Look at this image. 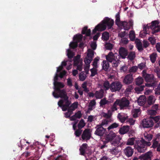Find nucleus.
Masks as SVG:
<instances>
[{
  "label": "nucleus",
  "mask_w": 160,
  "mask_h": 160,
  "mask_svg": "<svg viewBox=\"0 0 160 160\" xmlns=\"http://www.w3.org/2000/svg\"><path fill=\"white\" fill-rule=\"evenodd\" d=\"M119 126V124L118 123H114L111 125L109 126L108 128V130L111 129H112L114 128H116L118 127Z\"/></svg>",
  "instance_id": "obj_57"
},
{
  "label": "nucleus",
  "mask_w": 160,
  "mask_h": 160,
  "mask_svg": "<svg viewBox=\"0 0 160 160\" xmlns=\"http://www.w3.org/2000/svg\"><path fill=\"white\" fill-rule=\"evenodd\" d=\"M138 69V67L136 66H133L130 67L128 70V72L130 73H134L137 72Z\"/></svg>",
  "instance_id": "obj_39"
},
{
  "label": "nucleus",
  "mask_w": 160,
  "mask_h": 160,
  "mask_svg": "<svg viewBox=\"0 0 160 160\" xmlns=\"http://www.w3.org/2000/svg\"><path fill=\"white\" fill-rule=\"evenodd\" d=\"M118 101V105L120 109H126L129 105L130 102L128 100L125 98H122L121 99H117Z\"/></svg>",
  "instance_id": "obj_11"
},
{
  "label": "nucleus",
  "mask_w": 160,
  "mask_h": 160,
  "mask_svg": "<svg viewBox=\"0 0 160 160\" xmlns=\"http://www.w3.org/2000/svg\"><path fill=\"white\" fill-rule=\"evenodd\" d=\"M82 35L81 34L76 35L73 37V40L75 41L71 42L69 46L70 48H75L77 47L78 43L81 41L82 39Z\"/></svg>",
  "instance_id": "obj_13"
},
{
  "label": "nucleus",
  "mask_w": 160,
  "mask_h": 160,
  "mask_svg": "<svg viewBox=\"0 0 160 160\" xmlns=\"http://www.w3.org/2000/svg\"><path fill=\"white\" fill-rule=\"evenodd\" d=\"M146 64L144 62H142L138 65V68H139L140 70H142L143 69L145 68L146 67Z\"/></svg>",
  "instance_id": "obj_62"
},
{
  "label": "nucleus",
  "mask_w": 160,
  "mask_h": 160,
  "mask_svg": "<svg viewBox=\"0 0 160 160\" xmlns=\"http://www.w3.org/2000/svg\"><path fill=\"white\" fill-rule=\"evenodd\" d=\"M82 116V114L81 111H78V112L75 113L74 115L70 117V119L71 121H77V119L78 118H80Z\"/></svg>",
  "instance_id": "obj_24"
},
{
  "label": "nucleus",
  "mask_w": 160,
  "mask_h": 160,
  "mask_svg": "<svg viewBox=\"0 0 160 160\" xmlns=\"http://www.w3.org/2000/svg\"><path fill=\"white\" fill-rule=\"evenodd\" d=\"M85 124H86L85 123L84 120L82 119L81 120H80L78 125V128L81 129L85 126Z\"/></svg>",
  "instance_id": "obj_50"
},
{
  "label": "nucleus",
  "mask_w": 160,
  "mask_h": 160,
  "mask_svg": "<svg viewBox=\"0 0 160 160\" xmlns=\"http://www.w3.org/2000/svg\"><path fill=\"white\" fill-rule=\"evenodd\" d=\"M157 57V54L156 53H153L150 55V60L152 63H154L155 62L156 60Z\"/></svg>",
  "instance_id": "obj_48"
},
{
  "label": "nucleus",
  "mask_w": 160,
  "mask_h": 160,
  "mask_svg": "<svg viewBox=\"0 0 160 160\" xmlns=\"http://www.w3.org/2000/svg\"><path fill=\"white\" fill-rule=\"evenodd\" d=\"M133 80L132 74L129 73L125 76L122 82L125 84L128 85L132 83Z\"/></svg>",
  "instance_id": "obj_18"
},
{
  "label": "nucleus",
  "mask_w": 160,
  "mask_h": 160,
  "mask_svg": "<svg viewBox=\"0 0 160 160\" xmlns=\"http://www.w3.org/2000/svg\"><path fill=\"white\" fill-rule=\"evenodd\" d=\"M117 118L121 122L123 123L127 120L128 117L127 116H125L123 115H122L121 114V113H120L118 114Z\"/></svg>",
  "instance_id": "obj_33"
},
{
  "label": "nucleus",
  "mask_w": 160,
  "mask_h": 160,
  "mask_svg": "<svg viewBox=\"0 0 160 160\" xmlns=\"http://www.w3.org/2000/svg\"><path fill=\"white\" fill-rule=\"evenodd\" d=\"M110 152L111 154L114 155L117 154L119 152L117 148H114L112 149H110Z\"/></svg>",
  "instance_id": "obj_56"
},
{
  "label": "nucleus",
  "mask_w": 160,
  "mask_h": 160,
  "mask_svg": "<svg viewBox=\"0 0 160 160\" xmlns=\"http://www.w3.org/2000/svg\"><path fill=\"white\" fill-rule=\"evenodd\" d=\"M121 23V24L120 26H122L124 29L126 30H129L131 27L132 26V23L131 22H130L129 23L126 22H123Z\"/></svg>",
  "instance_id": "obj_23"
},
{
  "label": "nucleus",
  "mask_w": 160,
  "mask_h": 160,
  "mask_svg": "<svg viewBox=\"0 0 160 160\" xmlns=\"http://www.w3.org/2000/svg\"><path fill=\"white\" fill-rule=\"evenodd\" d=\"M73 113V112L71 111L68 108V112L65 113V116L66 118H70V116Z\"/></svg>",
  "instance_id": "obj_60"
},
{
  "label": "nucleus",
  "mask_w": 160,
  "mask_h": 160,
  "mask_svg": "<svg viewBox=\"0 0 160 160\" xmlns=\"http://www.w3.org/2000/svg\"><path fill=\"white\" fill-rule=\"evenodd\" d=\"M96 102L95 100H92L90 101L88 108V111L92 110L95 107Z\"/></svg>",
  "instance_id": "obj_31"
},
{
  "label": "nucleus",
  "mask_w": 160,
  "mask_h": 160,
  "mask_svg": "<svg viewBox=\"0 0 160 160\" xmlns=\"http://www.w3.org/2000/svg\"><path fill=\"white\" fill-rule=\"evenodd\" d=\"M94 51L92 50L89 49L88 50L87 56L85 58L84 61L86 65H90L94 56Z\"/></svg>",
  "instance_id": "obj_12"
},
{
  "label": "nucleus",
  "mask_w": 160,
  "mask_h": 160,
  "mask_svg": "<svg viewBox=\"0 0 160 160\" xmlns=\"http://www.w3.org/2000/svg\"><path fill=\"white\" fill-rule=\"evenodd\" d=\"M87 76L86 74L83 72H82L80 73L79 75V79L81 81H84L86 78Z\"/></svg>",
  "instance_id": "obj_49"
},
{
  "label": "nucleus",
  "mask_w": 160,
  "mask_h": 160,
  "mask_svg": "<svg viewBox=\"0 0 160 160\" xmlns=\"http://www.w3.org/2000/svg\"><path fill=\"white\" fill-rule=\"evenodd\" d=\"M111 111L108 110L107 113L103 112L102 113V116L103 117L106 118V119H112L111 118L112 114L110 112Z\"/></svg>",
  "instance_id": "obj_40"
},
{
  "label": "nucleus",
  "mask_w": 160,
  "mask_h": 160,
  "mask_svg": "<svg viewBox=\"0 0 160 160\" xmlns=\"http://www.w3.org/2000/svg\"><path fill=\"white\" fill-rule=\"evenodd\" d=\"M66 62L64 61L62 62L61 66L57 68V73H56L54 78V82H58L57 81L58 80V77L62 78L66 75V72L64 70L60 72L59 75H58V73L63 69V66H66Z\"/></svg>",
  "instance_id": "obj_7"
},
{
  "label": "nucleus",
  "mask_w": 160,
  "mask_h": 160,
  "mask_svg": "<svg viewBox=\"0 0 160 160\" xmlns=\"http://www.w3.org/2000/svg\"><path fill=\"white\" fill-rule=\"evenodd\" d=\"M112 121V119H109L108 118L105 119L102 121V122L100 125L102 126L105 125H107L111 122Z\"/></svg>",
  "instance_id": "obj_44"
},
{
  "label": "nucleus",
  "mask_w": 160,
  "mask_h": 160,
  "mask_svg": "<svg viewBox=\"0 0 160 160\" xmlns=\"http://www.w3.org/2000/svg\"><path fill=\"white\" fill-rule=\"evenodd\" d=\"M133 86L132 85H129L128 86L124 91V93L126 94H129L133 89Z\"/></svg>",
  "instance_id": "obj_42"
},
{
  "label": "nucleus",
  "mask_w": 160,
  "mask_h": 160,
  "mask_svg": "<svg viewBox=\"0 0 160 160\" xmlns=\"http://www.w3.org/2000/svg\"><path fill=\"white\" fill-rule=\"evenodd\" d=\"M155 94H160V82L158 85L157 88L155 89Z\"/></svg>",
  "instance_id": "obj_64"
},
{
  "label": "nucleus",
  "mask_w": 160,
  "mask_h": 160,
  "mask_svg": "<svg viewBox=\"0 0 160 160\" xmlns=\"http://www.w3.org/2000/svg\"><path fill=\"white\" fill-rule=\"evenodd\" d=\"M111 143L112 145L117 147H121L122 144V143L118 139H115L112 140L111 141Z\"/></svg>",
  "instance_id": "obj_29"
},
{
  "label": "nucleus",
  "mask_w": 160,
  "mask_h": 160,
  "mask_svg": "<svg viewBox=\"0 0 160 160\" xmlns=\"http://www.w3.org/2000/svg\"><path fill=\"white\" fill-rule=\"evenodd\" d=\"M149 142L146 141L145 139L142 138L141 140H136L134 147L138 152L140 153L144 152L147 149V147L151 145Z\"/></svg>",
  "instance_id": "obj_4"
},
{
  "label": "nucleus",
  "mask_w": 160,
  "mask_h": 160,
  "mask_svg": "<svg viewBox=\"0 0 160 160\" xmlns=\"http://www.w3.org/2000/svg\"><path fill=\"white\" fill-rule=\"evenodd\" d=\"M105 57L106 60L112 63L113 67L117 68L120 63V57L118 53H114L110 52L106 55Z\"/></svg>",
  "instance_id": "obj_5"
},
{
  "label": "nucleus",
  "mask_w": 160,
  "mask_h": 160,
  "mask_svg": "<svg viewBox=\"0 0 160 160\" xmlns=\"http://www.w3.org/2000/svg\"><path fill=\"white\" fill-rule=\"evenodd\" d=\"M109 33L105 32L103 33L102 35V39L104 40H107L109 39Z\"/></svg>",
  "instance_id": "obj_53"
},
{
  "label": "nucleus",
  "mask_w": 160,
  "mask_h": 160,
  "mask_svg": "<svg viewBox=\"0 0 160 160\" xmlns=\"http://www.w3.org/2000/svg\"><path fill=\"white\" fill-rule=\"evenodd\" d=\"M143 30L140 32L142 36H145L147 34H149V29L151 30V33L155 34L160 32V22L158 20H154L151 23L143 25Z\"/></svg>",
  "instance_id": "obj_1"
},
{
  "label": "nucleus",
  "mask_w": 160,
  "mask_h": 160,
  "mask_svg": "<svg viewBox=\"0 0 160 160\" xmlns=\"http://www.w3.org/2000/svg\"><path fill=\"white\" fill-rule=\"evenodd\" d=\"M116 20H115V23L118 26H120L121 24V22H122V21H121L120 20V14L119 12H118L116 15Z\"/></svg>",
  "instance_id": "obj_41"
},
{
  "label": "nucleus",
  "mask_w": 160,
  "mask_h": 160,
  "mask_svg": "<svg viewBox=\"0 0 160 160\" xmlns=\"http://www.w3.org/2000/svg\"><path fill=\"white\" fill-rule=\"evenodd\" d=\"M140 112V110L138 109H134L132 110V114L134 118H136L138 117Z\"/></svg>",
  "instance_id": "obj_46"
},
{
  "label": "nucleus",
  "mask_w": 160,
  "mask_h": 160,
  "mask_svg": "<svg viewBox=\"0 0 160 160\" xmlns=\"http://www.w3.org/2000/svg\"><path fill=\"white\" fill-rule=\"evenodd\" d=\"M118 101L117 100L114 102L113 105L111 107L110 109L108 110L109 111H111L110 112L112 114V113L115 111H117L118 110L117 108V106L118 105Z\"/></svg>",
  "instance_id": "obj_32"
},
{
  "label": "nucleus",
  "mask_w": 160,
  "mask_h": 160,
  "mask_svg": "<svg viewBox=\"0 0 160 160\" xmlns=\"http://www.w3.org/2000/svg\"><path fill=\"white\" fill-rule=\"evenodd\" d=\"M82 34H86L87 36H89L91 34L90 29H88L87 27H85L83 29L82 31Z\"/></svg>",
  "instance_id": "obj_38"
},
{
  "label": "nucleus",
  "mask_w": 160,
  "mask_h": 160,
  "mask_svg": "<svg viewBox=\"0 0 160 160\" xmlns=\"http://www.w3.org/2000/svg\"><path fill=\"white\" fill-rule=\"evenodd\" d=\"M115 137V133L109 134L106 137L105 142H108L109 141L111 142L114 139Z\"/></svg>",
  "instance_id": "obj_30"
},
{
  "label": "nucleus",
  "mask_w": 160,
  "mask_h": 160,
  "mask_svg": "<svg viewBox=\"0 0 160 160\" xmlns=\"http://www.w3.org/2000/svg\"><path fill=\"white\" fill-rule=\"evenodd\" d=\"M52 95L56 98L60 97L62 98L59 101L58 105L59 107L62 108V111H66L71 103L68 100V98L66 92L60 95H55V92H53Z\"/></svg>",
  "instance_id": "obj_3"
},
{
  "label": "nucleus",
  "mask_w": 160,
  "mask_h": 160,
  "mask_svg": "<svg viewBox=\"0 0 160 160\" xmlns=\"http://www.w3.org/2000/svg\"><path fill=\"white\" fill-rule=\"evenodd\" d=\"M125 154L128 157H131L133 153V149L131 147L128 146L124 150Z\"/></svg>",
  "instance_id": "obj_21"
},
{
  "label": "nucleus",
  "mask_w": 160,
  "mask_h": 160,
  "mask_svg": "<svg viewBox=\"0 0 160 160\" xmlns=\"http://www.w3.org/2000/svg\"><path fill=\"white\" fill-rule=\"evenodd\" d=\"M104 91L101 89L98 91H97L95 93V96L97 99H101L103 96Z\"/></svg>",
  "instance_id": "obj_27"
},
{
  "label": "nucleus",
  "mask_w": 160,
  "mask_h": 160,
  "mask_svg": "<svg viewBox=\"0 0 160 160\" xmlns=\"http://www.w3.org/2000/svg\"><path fill=\"white\" fill-rule=\"evenodd\" d=\"M129 37L131 40H133L135 38V33L134 31L131 30L130 31L129 34Z\"/></svg>",
  "instance_id": "obj_54"
},
{
  "label": "nucleus",
  "mask_w": 160,
  "mask_h": 160,
  "mask_svg": "<svg viewBox=\"0 0 160 160\" xmlns=\"http://www.w3.org/2000/svg\"><path fill=\"white\" fill-rule=\"evenodd\" d=\"M113 45L110 43H107L106 45V48L107 50H111L113 47Z\"/></svg>",
  "instance_id": "obj_63"
},
{
  "label": "nucleus",
  "mask_w": 160,
  "mask_h": 160,
  "mask_svg": "<svg viewBox=\"0 0 160 160\" xmlns=\"http://www.w3.org/2000/svg\"><path fill=\"white\" fill-rule=\"evenodd\" d=\"M53 84L54 85V88L56 92H55V95H60L66 93L64 89L61 90L60 89V88H63L64 86V85L63 83L59 82H53Z\"/></svg>",
  "instance_id": "obj_6"
},
{
  "label": "nucleus",
  "mask_w": 160,
  "mask_h": 160,
  "mask_svg": "<svg viewBox=\"0 0 160 160\" xmlns=\"http://www.w3.org/2000/svg\"><path fill=\"white\" fill-rule=\"evenodd\" d=\"M136 46L138 50L140 51H141L143 50V48L142 46V44L141 42L138 41L136 43Z\"/></svg>",
  "instance_id": "obj_47"
},
{
  "label": "nucleus",
  "mask_w": 160,
  "mask_h": 160,
  "mask_svg": "<svg viewBox=\"0 0 160 160\" xmlns=\"http://www.w3.org/2000/svg\"><path fill=\"white\" fill-rule=\"evenodd\" d=\"M146 100V98L144 96H141L138 99L137 102L139 105L142 106L145 104Z\"/></svg>",
  "instance_id": "obj_26"
},
{
  "label": "nucleus",
  "mask_w": 160,
  "mask_h": 160,
  "mask_svg": "<svg viewBox=\"0 0 160 160\" xmlns=\"http://www.w3.org/2000/svg\"><path fill=\"white\" fill-rule=\"evenodd\" d=\"M129 130L128 126H124L121 127L119 129V132L121 134H124L128 132Z\"/></svg>",
  "instance_id": "obj_25"
},
{
  "label": "nucleus",
  "mask_w": 160,
  "mask_h": 160,
  "mask_svg": "<svg viewBox=\"0 0 160 160\" xmlns=\"http://www.w3.org/2000/svg\"><path fill=\"white\" fill-rule=\"evenodd\" d=\"M78 103L77 102H75L73 103L68 108L73 112L78 108Z\"/></svg>",
  "instance_id": "obj_45"
},
{
  "label": "nucleus",
  "mask_w": 160,
  "mask_h": 160,
  "mask_svg": "<svg viewBox=\"0 0 160 160\" xmlns=\"http://www.w3.org/2000/svg\"><path fill=\"white\" fill-rule=\"evenodd\" d=\"M82 60L80 59V56L78 55L73 59L74 66L77 67V69L81 71L83 68Z\"/></svg>",
  "instance_id": "obj_10"
},
{
  "label": "nucleus",
  "mask_w": 160,
  "mask_h": 160,
  "mask_svg": "<svg viewBox=\"0 0 160 160\" xmlns=\"http://www.w3.org/2000/svg\"><path fill=\"white\" fill-rule=\"evenodd\" d=\"M141 124L144 128H150L153 126L154 122L151 118L143 119Z\"/></svg>",
  "instance_id": "obj_14"
},
{
  "label": "nucleus",
  "mask_w": 160,
  "mask_h": 160,
  "mask_svg": "<svg viewBox=\"0 0 160 160\" xmlns=\"http://www.w3.org/2000/svg\"><path fill=\"white\" fill-rule=\"evenodd\" d=\"M136 56L135 53L134 52H130L128 56V58L130 60H132L134 59Z\"/></svg>",
  "instance_id": "obj_51"
},
{
  "label": "nucleus",
  "mask_w": 160,
  "mask_h": 160,
  "mask_svg": "<svg viewBox=\"0 0 160 160\" xmlns=\"http://www.w3.org/2000/svg\"><path fill=\"white\" fill-rule=\"evenodd\" d=\"M144 138L145 139L148 141H150L152 138L153 136L151 134L148 133L147 132H145L143 134Z\"/></svg>",
  "instance_id": "obj_37"
},
{
  "label": "nucleus",
  "mask_w": 160,
  "mask_h": 160,
  "mask_svg": "<svg viewBox=\"0 0 160 160\" xmlns=\"http://www.w3.org/2000/svg\"><path fill=\"white\" fill-rule=\"evenodd\" d=\"M135 138L132 137L129 138L126 143V144L127 145L132 146L134 145V142L135 140Z\"/></svg>",
  "instance_id": "obj_35"
},
{
  "label": "nucleus",
  "mask_w": 160,
  "mask_h": 160,
  "mask_svg": "<svg viewBox=\"0 0 160 160\" xmlns=\"http://www.w3.org/2000/svg\"><path fill=\"white\" fill-rule=\"evenodd\" d=\"M92 131L89 128L86 129L83 132L82 135V138L83 140H88L91 137Z\"/></svg>",
  "instance_id": "obj_17"
},
{
  "label": "nucleus",
  "mask_w": 160,
  "mask_h": 160,
  "mask_svg": "<svg viewBox=\"0 0 160 160\" xmlns=\"http://www.w3.org/2000/svg\"><path fill=\"white\" fill-rule=\"evenodd\" d=\"M67 55L68 56V57L69 58H73V56H74V53L71 51L70 49H68L67 50Z\"/></svg>",
  "instance_id": "obj_59"
},
{
  "label": "nucleus",
  "mask_w": 160,
  "mask_h": 160,
  "mask_svg": "<svg viewBox=\"0 0 160 160\" xmlns=\"http://www.w3.org/2000/svg\"><path fill=\"white\" fill-rule=\"evenodd\" d=\"M109 62L107 60H104L102 62V69L105 71H107L109 67Z\"/></svg>",
  "instance_id": "obj_36"
},
{
  "label": "nucleus",
  "mask_w": 160,
  "mask_h": 160,
  "mask_svg": "<svg viewBox=\"0 0 160 160\" xmlns=\"http://www.w3.org/2000/svg\"><path fill=\"white\" fill-rule=\"evenodd\" d=\"M148 39L152 45H154L156 42V39L155 38L149 37Z\"/></svg>",
  "instance_id": "obj_61"
},
{
  "label": "nucleus",
  "mask_w": 160,
  "mask_h": 160,
  "mask_svg": "<svg viewBox=\"0 0 160 160\" xmlns=\"http://www.w3.org/2000/svg\"><path fill=\"white\" fill-rule=\"evenodd\" d=\"M155 100V98L153 96L150 95L148 98L147 102L149 105H152L154 103Z\"/></svg>",
  "instance_id": "obj_34"
},
{
  "label": "nucleus",
  "mask_w": 160,
  "mask_h": 160,
  "mask_svg": "<svg viewBox=\"0 0 160 160\" xmlns=\"http://www.w3.org/2000/svg\"><path fill=\"white\" fill-rule=\"evenodd\" d=\"M153 156L152 152L149 151L139 157L140 160H151V157Z\"/></svg>",
  "instance_id": "obj_19"
},
{
  "label": "nucleus",
  "mask_w": 160,
  "mask_h": 160,
  "mask_svg": "<svg viewBox=\"0 0 160 160\" xmlns=\"http://www.w3.org/2000/svg\"><path fill=\"white\" fill-rule=\"evenodd\" d=\"M95 128L96 130L94 134L100 137L102 136L106 131V129L100 125H97Z\"/></svg>",
  "instance_id": "obj_15"
},
{
  "label": "nucleus",
  "mask_w": 160,
  "mask_h": 160,
  "mask_svg": "<svg viewBox=\"0 0 160 160\" xmlns=\"http://www.w3.org/2000/svg\"><path fill=\"white\" fill-rule=\"evenodd\" d=\"M88 145L86 143L82 144L80 147L79 150L80 151V154L82 155H84L86 150L87 149Z\"/></svg>",
  "instance_id": "obj_28"
},
{
  "label": "nucleus",
  "mask_w": 160,
  "mask_h": 160,
  "mask_svg": "<svg viewBox=\"0 0 160 160\" xmlns=\"http://www.w3.org/2000/svg\"><path fill=\"white\" fill-rule=\"evenodd\" d=\"M142 76L147 82H155V78L153 74H147L145 70L142 71Z\"/></svg>",
  "instance_id": "obj_16"
},
{
  "label": "nucleus",
  "mask_w": 160,
  "mask_h": 160,
  "mask_svg": "<svg viewBox=\"0 0 160 160\" xmlns=\"http://www.w3.org/2000/svg\"><path fill=\"white\" fill-rule=\"evenodd\" d=\"M99 58L98 57L95 58L92 64V65L93 66V67L90 70L91 73V77H93L98 74V63L99 61Z\"/></svg>",
  "instance_id": "obj_8"
},
{
  "label": "nucleus",
  "mask_w": 160,
  "mask_h": 160,
  "mask_svg": "<svg viewBox=\"0 0 160 160\" xmlns=\"http://www.w3.org/2000/svg\"><path fill=\"white\" fill-rule=\"evenodd\" d=\"M104 89L105 90H107L109 89H110L111 84H110L109 82L106 81H105L103 83Z\"/></svg>",
  "instance_id": "obj_43"
},
{
  "label": "nucleus",
  "mask_w": 160,
  "mask_h": 160,
  "mask_svg": "<svg viewBox=\"0 0 160 160\" xmlns=\"http://www.w3.org/2000/svg\"><path fill=\"white\" fill-rule=\"evenodd\" d=\"M122 87V82L119 81H115L111 83L110 90L112 92H119Z\"/></svg>",
  "instance_id": "obj_9"
},
{
  "label": "nucleus",
  "mask_w": 160,
  "mask_h": 160,
  "mask_svg": "<svg viewBox=\"0 0 160 160\" xmlns=\"http://www.w3.org/2000/svg\"><path fill=\"white\" fill-rule=\"evenodd\" d=\"M159 138L158 136L156 138L153 139L152 140L153 144L152 147L153 148H157V151L158 152L160 151V143H159Z\"/></svg>",
  "instance_id": "obj_20"
},
{
  "label": "nucleus",
  "mask_w": 160,
  "mask_h": 160,
  "mask_svg": "<svg viewBox=\"0 0 160 160\" xmlns=\"http://www.w3.org/2000/svg\"><path fill=\"white\" fill-rule=\"evenodd\" d=\"M108 102L109 101L107 100L105 98H104L101 100L99 103L100 106L103 107L105 105L108 104Z\"/></svg>",
  "instance_id": "obj_52"
},
{
  "label": "nucleus",
  "mask_w": 160,
  "mask_h": 160,
  "mask_svg": "<svg viewBox=\"0 0 160 160\" xmlns=\"http://www.w3.org/2000/svg\"><path fill=\"white\" fill-rule=\"evenodd\" d=\"M144 87V86H142L137 87L135 88V90L137 93H139L140 92L142 91Z\"/></svg>",
  "instance_id": "obj_58"
},
{
  "label": "nucleus",
  "mask_w": 160,
  "mask_h": 160,
  "mask_svg": "<svg viewBox=\"0 0 160 160\" xmlns=\"http://www.w3.org/2000/svg\"><path fill=\"white\" fill-rule=\"evenodd\" d=\"M114 21L108 18H105L102 22L97 25L92 31V33L94 34L97 31H102L105 30L108 27V29H110L113 26Z\"/></svg>",
  "instance_id": "obj_2"
},
{
  "label": "nucleus",
  "mask_w": 160,
  "mask_h": 160,
  "mask_svg": "<svg viewBox=\"0 0 160 160\" xmlns=\"http://www.w3.org/2000/svg\"><path fill=\"white\" fill-rule=\"evenodd\" d=\"M128 52L127 50L124 48H121L119 50V54L120 57L122 58H125L127 55Z\"/></svg>",
  "instance_id": "obj_22"
},
{
  "label": "nucleus",
  "mask_w": 160,
  "mask_h": 160,
  "mask_svg": "<svg viewBox=\"0 0 160 160\" xmlns=\"http://www.w3.org/2000/svg\"><path fill=\"white\" fill-rule=\"evenodd\" d=\"M143 79L141 77H138L136 80V83L137 85H141L143 82Z\"/></svg>",
  "instance_id": "obj_55"
}]
</instances>
